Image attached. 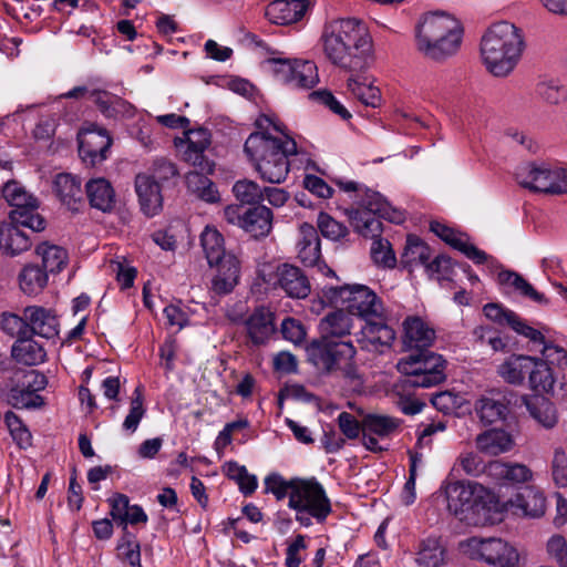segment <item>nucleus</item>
<instances>
[{
  "label": "nucleus",
  "mask_w": 567,
  "mask_h": 567,
  "mask_svg": "<svg viewBox=\"0 0 567 567\" xmlns=\"http://www.w3.org/2000/svg\"><path fill=\"white\" fill-rule=\"evenodd\" d=\"M400 422L391 416L368 414L362 420V431L372 433L378 437L391 436L399 429Z\"/></svg>",
  "instance_id": "obj_48"
},
{
  "label": "nucleus",
  "mask_w": 567,
  "mask_h": 567,
  "mask_svg": "<svg viewBox=\"0 0 567 567\" xmlns=\"http://www.w3.org/2000/svg\"><path fill=\"white\" fill-rule=\"evenodd\" d=\"M20 224H0V250L11 257L18 256L31 247L29 236L19 228Z\"/></svg>",
  "instance_id": "obj_32"
},
{
  "label": "nucleus",
  "mask_w": 567,
  "mask_h": 567,
  "mask_svg": "<svg viewBox=\"0 0 567 567\" xmlns=\"http://www.w3.org/2000/svg\"><path fill=\"white\" fill-rule=\"evenodd\" d=\"M112 145V138L105 128L95 124L83 127L79 134V153L84 162L92 165L106 158V153Z\"/></svg>",
  "instance_id": "obj_17"
},
{
  "label": "nucleus",
  "mask_w": 567,
  "mask_h": 567,
  "mask_svg": "<svg viewBox=\"0 0 567 567\" xmlns=\"http://www.w3.org/2000/svg\"><path fill=\"white\" fill-rule=\"evenodd\" d=\"M458 549L466 557L494 567H517L519 563L518 550L496 536H472L460 542Z\"/></svg>",
  "instance_id": "obj_11"
},
{
  "label": "nucleus",
  "mask_w": 567,
  "mask_h": 567,
  "mask_svg": "<svg viewBox=\"0 0 567 567\" xmlns=\"http://www.w3.org/2000/svg\"><path fill=\"white\" fill-rule=\"evenodd\" d=\"M309 97L315 102L324 105L342 120H349L351 117V113L328 90L313 91L309 94Z\"/></svg>",
  "instance_id": "obj_56"
},
{
  "label": "nucleus",
  "mask_w": 567,
  "mask_h": 567,
  "mask_svg": "<svg viewBox=\"0 0 567 567\" xmlns=\"http://www.w3.org/2000/svg\"><path fill=\"white\" fill-rule=\"evenodd\" d=\"M177 168L174 163L165 159L157 158L154 161L153 166L150 173H146L148 176H153V179L158 182V185L163 186L165 182L177 176Z\"/></svg>",
  "instance_id": "obj_62"
},
{
  "label": "nucleus",
  "mask_w": 567,
  "mask_h": 567,
  "mask_svg": "<svg viewBox=\"0 0 567 567\" xmlns=\"http://www.w3.org/2000/svg\"><path fill=\"white\" fill-rule=\"evenodd\" d=\"M295 518L301 527L321 524L331 513V504L321 484L316 480H301L297 483L289 502Z\"/></svg>",
  "instance_id": "obj_9"
},
{
  "label": "nucleus",
  "mask_w": 567,
  "mask_h": 567,
  "mask_svg": "<svg viewBox=\"0 0 567 567\" xmlns=\"http://www.w3.org/2000/svg\"><path fill=\"white\" fill-rule=\"evenodd\" d=\"M487 473L495 480H504L512 484L527 483L533 480L532 470L519 463L494 461L488 464Z\"/></svg>",
  "instance_id": "obj_39"
},
{
  "label": "nucleus",
  "mask_w": 567,
  "mask_h": 567,
  "mask_svg": "<svg viewBox=\"0 0 567 567\" xmlns=\"http://www.w3.org/2000/svg\"><path fill=\"white\" fill-rule=\"evenodd\" d=\"M86 196L92 207L110 212L115 205V192L104 177L90 179L85 185Z\"/></svg>",
  "instance_id": "obj_37"
},
{
  "label": "nucleus",
  "mask_w": 567,
  "mask_h": 567,
  "mask_svg": "<svg viewBox=\"0 0 567 567\" xmlns=\"http://www.w3.org/2000/svg\"><path fill=\"white\" fill-rule=\"evenodd\" d=\"M117 557L130 567H142L141 546L134 534H124L117 544Z\"/></svg>",
  "instance_id": "obj_49"
},
{
  "label": "nucleus",
  "mask_w": 567,
  "mask_h": 567,
  "mask_svg": "<svg viewBox=\"0 0 567 567\" xmlns=\"http://www.w3.org/2000/svg\"><path fill=\"white\" fill-rule=\"evenodd\" d=\"M233 193L241 204H259L264 199V188L249 179L237 181L233 186Z\"/></svg>",
  "instance_id": "obj_50"
},
{
  "label": "nucleus",
  "mask_w": 567,
  "mask_h": 567,
  "mask_svg": "<svg viewBox=\"0 0 567 567\" xmlns=\"http://www.w3.org/2000/svg\"><path fill=\"white\" fill-rule=\"evenodd\" d=\"M1 327L2 330L11 337L21 339L22 337L28 336V324L27 320H24V312L22 316L11 312L2 313Z\"/></svg>",
  "instance_id": "obj_57"
},
{
  "label": "nucleus",
  "mask_w": 567,
  "mask_h": 567,
  "mask_svg": "<svg viewBox=\"0 0 567 567\" xmlns=\"http://www.w3.org/2000/svg\"><path fill=\"white\" fill-rule=\"evenodd\" d=\"M53 190L61 203L71 210H78L82 203L81 181L69 173H60L53 181Z\"/></svg>",
  "instance_id": "obj_34"
},
{
  "label": "nucleus",
  "mask_w": 567,
  "mask_h": 567,
  "mask_svg": "<svg viewBox=\"0 0 567 567\" xmlns=\"http://www.w3.org/2000/svg\"><path fill=\"white\" fill-rule=\"evenodd\" d=\"M300 238L297 244L298 258L307 267L320 265L321 249L320 238L316 228L303 224L299 229Z\"/></svg>",
  "instance_id": "obj_33"
},
{
  "label": "nucleus",
  "mask_w": 567,
  "mask_h": 567,
  "mask_svg": "<svg viewBox=\"0 0 567 567\" xmlns=\"http://www.w3.org/2000/svg\"><path fill=\"white\" fill-rule=\"evenodd\" d=\"M547 553L559 567H567V542L563 535L555 534L548 539Z\"/></svg>",
  "instance_id": "obj_60"
},
{
  "label": "nucleus",
  "mask_w": 567,
  "mask_h": 567,
  "mask_svg": "<svg viewBox=\"0 0 567 567\" xmlns=\"http://www.w3.org/2000/svg\"><path fill=\"white\" fill-rule=\"evenodd\" d=\"M525 40L522 29L502 21L491 25L481 40V58L486 70L497 78L509 75L518 64Z\"/></svg>",
  "instance_id": "obj_5"
},
{
  "label": "nucleus",
  "mask_w": 567,
  "mask_h": 567,
  "mask_svg": "<svg viewBox=\"0 0 567 567\" xmlns=\"http://www.w3.org/2000/svg\"><path fill=\"white\" fill-rule=\"evenodd\" d=\"M185 141H181V144L185 145L184 159L203 172L212 173L213 164L204 154L210 144L209 131L203 127L189 130L185 132Z\"/></svg>",
  "instance_id": "obj_20"
},
{
  "label": "nucleus",
  "mask_w": 567,
  "mask_h": 567,
  "mask_svg": "<svg viewBox=\"0 0 567 567\" xmlns=\"http://www.w3.org/2000/svg\"><path fill=\"white\" fill-rule=\"evenodd\" d=\"M462 40L463 27L457 20L449 28L447 33H442V35L432 40L429 45L425 47L422 54L434 61H445L458 52Z\"/></svg>",
  "instance_id": "obj_21"
},
{
  "label": "nucleus",
  "mask_w": 567,
  "mask_h": 567,
  "mask_svg": "<svg viewBox=\"0 0 567 567\" xmlns=\"http://www.w3.org/2000/svg\"><path fill=\"white\" fill-rule=\"evenodd\" d=\"M306 350L308 360L321 372H340L343 377H353L357 350L351 341L316 339Z\"/></svg>",
  "instance_id": "obj_10"
},
{
  "label": "nucleus",
  "mask_w": 567,
  "mask_h": 567,
  "mask_svg": "<svg viewBox=\"0 0 567 567\" xmlns=\"http://www.w3.org/2000/svg\"><path fill=\"white\" fill-rule=\"evenodd\" d=\"M308 10L305 0H275L266 7L265 16L274 24H291L300 21Z\"/></svg>",
  "instance_id": "obj_27"
},
{
  "label": "nucleus",
  "mask_w": 567,
  "mask_h": 567,
  "mask_svg": "<svg viewBox=\"0 0 567 567\" xmlns=\"http://www.w3.org/2000/svg\"><path fill=\"white\" fill-rule=\"evenodd\" d=\"M447 507L470 526L486 527L504 520V506L495 494L475 482H453L445 489Z\"/></svg>",
  "instance_id": "obj_4"
},
{
  "label": "nucleus",
  "mask_w": 567,
  "mask_h": 567,
  "mask_svg": "<svg viewBox=\"0 0 567 567\" xmlns=\"http://www.w3.org/2000/svg\"><path fill=\"white\" fill-rule=\"evenodd\" d=\"M501 504L504 506V519L508 513L522 517L538 518L545 514L546 509L545 496L535 486H526L514 498Z\"/></svg>",
  "instance_id": "obj_18"
},
{
  "label": "nucleus",
  "mask_w": 567,
  "mask_h": 567,
  "mask_svg": "<svg viewBox=\"0 0 567 567\" xmlns=\"http://www.w3.org/2000/svg\"><path fill=\"white\" fill-rule=\"evenodd\" d=\"M300 481V478L286 481L279 474H270L265 478V492L274 494L278 501L286 498L287 496L290 499L292 489H295L297 483Z\"/></svg>",
  "instance_id": "obj_52"
},
{
  "label": "nucleus",
  "mask_w": 567,
  "mask_h": 567,
  "mask_svg": "<svg viewBox=\"0 0 567 567\" xmlns=\"http://www.w3.org/2000/svg\"><path fill=\"white\" fill-rule=\"evenodd\" d=\"M526 408L530 416L545 429H553L557 422V411L551 401L542 395H536L526 401Z\"/></svg>",
  "instance_id": "obj_43"
},
{
  "label": "nucleus",
  "mask_w": 567,
  "mask_h": 567,
  "mask_svg": "<svg viewBox=\"0 0 567 567\" xmlns=\"http://www.w3.org/2000/svg\"><path fill=\"white\" fill-rule=\"evenodd\" d=\"M111 506V515L114 520L118 522V526L125 527L127 524L137 525L146 523L147 515L138 505H131L130 499L124 494H114L109 499Z\"/></svg>",
  "instance_id": "obj_30"
},
{
  "label": "nucleus",
  "mask_w": 567,
  "mask_h": 567,
  "mask_svg": "<svg viewBox=\"0 0 567 567\" xmlns=\"http://www.w3.org/2000/svg\"><path fill=\"white\" fill-rule=\"evenodd\" d=\"M24 320L28 324V336L54 339L59 334V320L50 309L28 306L24 308Z\"/></svg>",
  "instance_id": "obj_23"
},
{
  "label": "nucleus",
  "mask_w": 567,
  "mask_h": 567,
  "mask_svg": "<svg viewBox=\"0 0 567 567\" xmlns=\"http://www.w3.org/2000/svg\"><path fill=\"white\" fill-rule=\"evenodd\" d=\"M540 353L543 357L540 359L546 362L548 368H550V365H557L559 368L567 367V351L563 347L554 342L545 341Z\"/></svg>",
  "instance_id": "obj_59"
},
{
  "label": "nucleus",
  "mask_w": 567,
  "mask_h": 567,
  "mask_svg": "<svg viewBox=\"0 0 567 567\" xmlns=\"http://www.w3.org/2000/svg\"><path fill=\"white\" fill-rule=\"evenodd\" d=\"M48 284V275L37 265H27L19 275V286L23 293L35 296Z\"/></svg>",
  "instance_id": "obj_46"
},
{
  "label": "nucleus",
  "mask_w": 567,
  "mask_h": 567,
  "mask_svg": "<svg viewBox=\"0 0 567 567\" xmlns=\"http://www.w3.org/2000/svg\"><path fill=\"white\" fill-rule=\"evenodd\" d=\"M277 285L290 298L303 299L310 293V282L298 267L284 264L276 271Z\"/></svg>",
  "instance_id": "obj_25"
},
{
  "label": "nucleus",
  "mask_w": 567,
  "mask_h": 567,
  "mask_svg": "<svg viewBox=\"0 0 567 567\" xmlns=\"http://www.w3.org/2000/svg\"><path fill=\"white\" fill-rule=\"evenodd\" d=\"M431 249L419 237L409 235L406 245L402 255V264L410 269L417 266H424L430 260Z\"/></svg>",
  "instance_id": "obj_45"
},
{
  "label": "nucleus",
  "mask_w": 567,
  "mask_h": 567,
  "mask_svg": "<svg viewBox=\"0 0 567 567\" xmlns=\"http://www.w3.org/2000/svg\"><path fill=\"white\" fill-rule=\"evenodd\" d=\"M496 372L512 385H524L527 380L528 388L535 392L550 393L554 390L553 370L537 357L511 354L497 365Z\"/></svg>",
  "instance_id": "obj_7"
},
{
  "label": "nucleus",
  "mask_w": 567,
  "mask_h": 567,
  "mask_svg": "<svg viewBox=\"0 0 567 567\" xmlns=\"http://www.w3.org/2000/svg\"><path fill=\"white\" fill-rule=\"evenodd\" d=\"M452 261L449 257L440 255L425 265L426 274L437 280L449 279L452 274Z\"/></svg>",
  "instance_id": "obj_63"
},
{
  "label": "nucleus",
  "mask_w": 567,
  "mask_h": 567,
  "mask_svg": "<svg viewBox=\"0 0 567 567\" xmlns=\"http://www.w3.org/2000/svg\"><path fill=\"white\" fill-rule=\"evenodd\" d=\"M476 447L488 455H499L512 450L514 440L509 433L504 430L492 429L477 435Z\"/></svg>",
  "instance_id": "obj_38"
},
{
  "label": "nucleus",
  "mask_w": 567,
  "mask_h": 567,
  "mask_svg": "<svg viewBox=\"0 0 567 567\" xmlns=\"http://www.w3.org/2000/svg\"><path fill=\"white\" fill-rule=\"evenodd\" d=\"M498 282L512 288L520 296L543 305L547 303L546 297L538 292L522 275L512 270H502L498 274Z\"/></svg>",
  "instance_id": "obj_44"
},
{
  "label": "nucleus",
  "mask_w": 567,
  "mask_h": 567,
  "mask_svg": "<svg viewBox=\"0 0 567 567\" xmlns=\"http://www.w3.org/2000/svg\"><path fill=\"white\" fill-rule=\"evenodd\" d=\"M367 199L362 200L361 209L348 210L349 220L353 229L370 238L380 237L382 224L380 218H384L394 224L404 221V213L393 207L380 193L365 192Z\"/></svg>",
  "instance_id": "obj_8"
},
{
  "label": "nucleus",
  "mask_w": 567,
  "mask_h": 567,
  "mask_svg": "<svg viewBox=\"0 0 567 567\" xmlns=\"http://www.w3.org/2000/svg\"><path fill=\"white\" fill-rule=\"evenodd\" d=\"M551 476L557 486H567V453L563 447H556L554 451Z\"/></svg>",
  "instance_id": "obj_58"
},
{
  "label": "nucleus",
  "mask_w": 567,
  "mask_h": 567,
  "mask_svg": "<svg viewBox=\"0 0 567 567\" xmlns=\"http://www.w3.org/2000/svg\"><path fill=\"white\" fill-rule=\"evenodd\" d=\"M446 556V547L441 536L430 535L417 548L415 561L424 567H440Z\"/></svg>",
  "instance_id": "obj_40"
},
{
  "label": "nucleus",
  "mask_w": 567,
  "mask_h": 567,
  "mask_svg": "<svg viewBox=\"0 0 567 567\" xmlns=\"http://www.w3.org/2000/svg\"><path fill=\"white\" fill-rule=\"evenodd\" d=\"M457 21L456 18L445 12H427L424 13L415 25V43L417 50L423 53L425 47L429 43L442 35L447 33L449 28Z\"/></svg>",
  "instance_id": "obj_19"
},
{
  "label": "nucleus",
  "mask_w": 567,
  "mask_h": 567,
  "mask_svg": "<svg viewBox=\"0 0 567 567\" xmlns=\"http://www.w3.org/2000/svg\"><path fill=\"white\" fill-rule=\"evenodd\" d=\"M101 113L110 118L133 117L135 107L122 97L107 91L94 90L90 94Z\"/></svg>",
  "instance_id": "obj_28"
},
{
  "label": "nucleus",
  "mask_w": 567,
  "mask_h": 567,
  "mask_svg": "<svg viewBox=\"0 0 567 567\" xmlns=\"http://www.w3.org/2000/svg\"><path fill=\"white\" fill-rule=\"evenodd\" d=\"M282 337L292 342L293 344H300L305 341L307 331L303 324L295 318H286L281 322L280 327Z\"/></svg>",
  "instance_id": "obj_61"
},
{
  "label": "nucleus",
  "mask_w": 567,
  "mask_h": 567,
  "mask_svg": "<svg viewBox=\"0 0 567 567\" xmlns=\"http://www.w3.org/2000/svg\"><path fill=\"white\" fill-rule=\"evenodd\" d=\"M162 186L147 174H137L135 190L138 196L141 209L146 216H155L163 207Z\"/></svg>",
  "instance_id": "obj_26"
},
{
  "label": "nucleus",
  "mask_w": 567,
  "mask_h": 567,
  "mask_svg": "<svg viewBox=\"0 0 567 567\" xmlns=\"http://www.w3.org/2000/svg\"><path fill=\"white\" fill-rule=\"evenodd\" d=\"M509 399L506 393L491 390L481 395L475 402V412L486 424L504 421L509 412Z\"/></svg>",
  "instance_id": "obj_22"
},
{
  "label": "nucleus",
  "mask_w": 567,
  "mask_h": 567,
  "mask_svg": "<svg viewBox=\"0 0 567 567\" xmlns=\"http://www.w3.org/2000/svg\"><path fill=\"white\" fill-rule=\"evenodd\" d=\"M402 327L404 344L409 348H414L417 351L426 350L435 341L436 333L434 328L421 317H406Z\"/></svg>",
  "instance_id": "obj_24"
},
{
  "label": "nucleus",
  "mask_w": 567,
  "mask_h": 567,
  "mask_svg": "<svg viewBox=\"0 0 567 567\" xmlns=\"http://www.w3.org/2000/svg\"><path fill=\"white\" fill-rule=\"evenodd\" d=\"M453 248L463 252L468 259L475 264H484L488 260V256L485 251L478 249L473 244L468 243L463 236L454 233L446 241Z\"/></svg>",
  "instance_id": "obj_53"
},
{
  "label": "nucleus",
  "mask_w": 567,
  "mask_h": 567,
  "mask_svg": "<svg viewBox=\"0 0 567 567\" xmlns=\"http://www.w3.org/2000/svg\"><path fill=\"white\" fill-rule=\"evenodd\" d=\"M353 321L349 312L336 310L326 315L319 323L320 338L326 341H337L351 333Z\"/></svg>",
  "instance_id": "obj_31"
},
{
  "label": "nucleus",
  "mask_w": 567,
  "mask_h": 567,
  "mask_svg": "<svg viewBox=\"0 0 567 567\" xmlns=\"http://www.w3.org/2000/svg\"><path fill=\"white\" fill-rule=\"evenodd\" d=\"M12 357L25 365H37L45 361L47 352L42 344L32 339V336H24L12 346Z\"/></svg>",
  "instance_id": "obj_41"
},
{
  "label": "nucleus",
  "mask_w": 567,
  "mask_h": 567,
  "mask_svg": "<svg viewBox=\"0 0 567 567\" xmlns=\"http://www.w3.org/2000/svg\"><path fill=\"white\" fill-rule=\"evenodd\" d=\"M348 90L365 106L378 107L381 103L379 87L365 76L351 75L348 80Z\"/></svg>",
  "instance_id": "obj_42"
},
{
  "label": "nucleus",
  "mask_w": 567,
  "mask_h": 567,
  "mask_svg": "<svg viewBox=\"0 0 567 567\" xmlns=\"http://www.w3.org/2000/svg\"><path fill=\"white\" fill-rule=\"evenodd\" d=\"M37 254L41 256L45 271L60 272L68 264V252L64 248L47 243L37 248Z\"/></svg>",
  "instance_id": "obj_47"
},
{
  "label": "nucleus",
  "mask_w": 567,
  "mask_h": 567,
  "mask_svg": "<svg viewBox=\"0 0 567 567\" xmlns=\"http://www.w3.org/2000/svg\"><path fill=\"white\" fill-rule=\"evenodd\" d=\"M265 65L277 81L290 89L311 90L319 83L318 68L310 60L269 58Z\"/></svg>",
  "instance_id": "obj_16"
},
{
  "label": "nucleus",
  "mask_w": 567,
  "mask_h": 567,
  "mask_svg": "<svg viewBox=\"0 0 567 567\" xmlns=\"http://www.w3.org/2000/svg\"><path fill=\"white\" fill-rule=\"evenodd\" d=\"M145 412L142 386L138 385L133 392L128 414L125 416L122 424L123 430L130 434L134 433L137 430L141 420L144 417Z\"/></svg>",
  "instance_id": "obj_51"
},
{
  "label": "nucleus",
  "mask_w": 567,
  "mask_h": 567,
  "mask_svg": "<svg viewBox=\"0 0 567 567\" xmlns=\"http://www.w3.org/2000/svg\"><path fill=\"white\" fill-rule=\"evenodd\" d=\"M318 227L322 236L331 240H338L348 234V228L342 223L333 219L326 213L319 214Z\"/></svg>",
  "instance_id": "obj_55"
},
{
  "label": "nucleus",
  "mask_w": 567,
  "mask_h": 567,
  "mask_svg": "<svg viewBox=\"0 0 567 567\" xmlns=\"http://www.w3.org/2000/svg\"><path fill=\"white\" fill-rule=\"evenodd\" d=\"M256 126L258 131L245 142V153L264 181L280 184L289 173V157L296 155L297 144L270 116H259Z\"/></svg>",
  "instance_id": "obj_2"
},
{
  "label": "nucleus",
  "mask_w": 567,
  "mask_h": 567,
  "mask_svg": "<svg viewBox=\"0 0 567 567\" xmlns=\"http://www.w3.org/2000/svg\"><path fill=\"white\" fill-rule=\"evenodd\" d=\"M246 329L254 344H265L276 330L274 313L264 307L256 309L246 320Z\"/></svg>",
  "instance_id": "obj_29"
},
{
  "label": "nucleus",
  "mask_w": 567,
  "mask_h": 567,
  "mask_svg": "<svg viewBox=\"0 0 567 567\" xmlns=\"http://www.w3.org/2000/svg\"><path fill=\"white\" fill-rule=\"evenodd\" d=\"M200 245L210 267L217 272L212 280V289L218 295H227L237 286L240 262L233 252L225 249L223 235L214 227H205L200 235Z\"/></svg>",
  "instance_id": "obj_6"
},
{
  "label": "nucleus",
  "mask_w": 567,
  "mask_h": 567,
  "mask_svg": "<svg viewBox=\"0 0 567 567\" xmlns=\"http://www.w3.org/2000/svg\"><path fill=\"white\" fill-rule=\"evenodd\" d=\"M324 298L334 307H344L350 315L364 320V326L355 333L362 350L383 352L391 348L395 331L388 323L383 302L377 293L364 285H344L324 289Z\"/></svg>",
  "instance_id": "obj_1"
},
{
  "label": "nucleus",
  "mask_w": 567,
  "mask_h": 567,
  "mask_svg": "<svg viewBox=\"0 0 567 567\" xmlns=\"http://www.w3.org/2000/svg\"><path fill=\"white\" fill-rule=\"evenodd\" d=\"M473 334L481 344L487 343L494 351L504 350L506 347L504 340L489 327H476Z\"/></svg>",
  "instance_id": "obj_64"
},
{
  "label": "nucleus",
  "mask_w": 567,
  "mask_h": 567,
  "mask_svg": "<svg viewBox=\"0 0 567 567\" xmlns=\"http://www.w3.org/2000/svg\"><path fill=\"white\" fill-rule=\"evenodd\" d=\"M517 183L532 192L549 195L567 194V168L526 164L516 169Z\"/></svg>",
  "instance_id": "obj_15"
},
{
  "label": "nucleus",
  "mask_w": 567,
  "mask_h": 567,
  "mask_svg": "<svg viewBox=\"0 0 567 567\" xmlns=\"http://www.w3.org/2000/svg\"><path fill=\"white\" fill-rule=\"evenodd\" d=\"M371 257L373 261L386 268H393L396 259L390 243L380 237L373 238L371 246Z\"/></svg>",
  "instance_id": "obj_54"
},
{
  "label": "nucleus",
  "mask_w": 567,
  "mask_h": 567,
  "mask_svg": "<svg viewBox=\"0 0 567 567\" xmlns=\"http://www.w3.org/2000/svg\"><path fill=\"white\" fill-rule=\"evenodd\" d=\"M536 97L549 106L567 103V85L556 76H542L535 85Z\"/></svg>",
  "instance_id": "obj_35"
},
{
  "label": "nucleus",
  "mask_w": 567,
  "mask_h": 567,
  "mask_svg": "<svg viewBox=\"0 0 567 567\" xmlns=\"http://www.w3.org/2000/svg\"><path fill=\"white\" fill-rule=\"evenodd\" d=\"M2 196L11 207V221L33 231L44 230L45 220L38 213L39 200L23 185L16 181L7 182L2 187Z\"/></svg>",
  "instance_id": "obj_14"
},
{
  "label": "nucleus",
  "mask_w": 567,
  "mask_h": 567,
  "mask_svg": "<svg viewBox=\"0 0 567 567\" xmlns=\"http://www.w3.org/2000/svg\"><path fill=\"white\" fill-rule=\"evenodd\" d=\"M241 228L252 237H265L272 228V212L266 206H255L243 214Z\"/></svg>",
  "instance_id": "obj_36"
},
{
  "label": "nucleus",
  "mask_w": 567,
  "mask_h": 567,
  "mask_svg": "<svg viewBox=\"0 0 567 567\" xmlns=\"http://www.w3.org/2000/svg\"><path fill=\"white\" fill-rule=\"evenodd\" d=\"M327 59L349 71H362L373 62L372 40L365 24L357 18L327 21L321 34Z\"/></svg>",
  "instance_id": "obj_3"
},
{
  "label": "nucleus",
  "mask_w": 567,
  "mask_h": 567,
  "mask_svg": "<svg viewBox=\"0 0 567 567\" xmlns=\"http://www.w3.org/2000/svg\"><path fill=\"white\" fill-rule=\"evenodd\" d=\"M396 367L412 386L431 388L445 380V360L427 349L400 359Z\"/></svg>",
  "instance_id": "obj_12"
},
{
  "label": "nucleus",
  "mask_w": 567,
  "mask_h": 567,
  "mask_svg": "<svg viewBox=\"0 0 567 567\" xmlns=\"http://www.w3.org/2000/svg\"><path fill=\"white\" fill-rule=\"evenodd\" d=\"M44 374L35 371L17 370L10 382L1 389L10 405L16 409H38L44 404L43 398L38 394L47 386Z\"/></svg>",
  "instance_id": "obj_13"
}]
</instances>
